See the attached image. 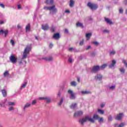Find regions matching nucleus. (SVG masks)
<instances>
[{
  "instance_id": "47",
  "label": "nucleus",
  "mask_w": 127,
  "mask_h": 127,
  "mask_svg": "<svg viewBox=\"0 0 127 127\" xmlns=\"http://www.w3.org/2000/svg\"><path fill=\"white\" fill-rule=\"evenodd\" d=\"M37 103V101L36 100H33L32 102V105H35Z\"/></svg>"
},
{
  "instance_id": "5",
  "label": "nucleus",
  "mask_w": 127,
  "mask_h": 127,
  "mask_svg": "<svg viewBox=\"0 0 127 127\" xmlns=\"http://www.w3.org/2000/svg\"><path fill=\"white\" fill-rule=\"evenodd\" d=\"M9 60L11 63L14 64V63H16L17 62V58L15 57V55H12L9 57Z\"/></svg>"
},
{
  "instance_id": "44",
  "label": "nucleus",
  "mask_w": 127,
  "mask_h": 127,
  "mask_svg": "<svg viewBox=\"0 0 127 127\" xmlns=\"http://www.w3.org/2000/svg\"><path fill=\"white\" fill-rule=\"evenodd\" d=\"M98 122L99 123H102V122H104V119H103V118H99L98 120Z\"/></svg>"
},
{
  "instance_id": "62",
  "label": "nucleus",
  "mask_w": 127,
  "mask_h": 127,
  "mask_svg": "<svg viewBox=\"0 0 127 127\" xmlns=\"http://www.w3.org/2000/svg\"><path fill=\"white\" fill-rule=\"evenodd\" d=\"M77 82H78V83H80V78H77Z\"/></svg>"
},
{
  "instance_id": "43",
  "label": "nucleus",
  "mask_w": 127,
  "mask_h": 127,
  "mask_svg": "<svg viewBox=\"0 0 127 127\" xmlns=\"http://www.w3.org/2000/svg\"><path fill=\"white\" fill-rule=\"evenodd\" d=\"M44 9H47V10H50V6H45L44 7Z\"/></svg>"
},
{
  "instance_id": "14",
  "label": "nucleus",
  "mask_w": 127,
  "mask_h": 127,
  "mask_svg": "<svg viewBox=\"0 0 127 127\" xmlns=\"http://www.w3.org/2000/svg\"><path fill=\"white\" fill-rule=\"evenodd\" d=\"M105 21H106V23H108L110 25H111V24H114V23H113V21H112V20H110V19L108 18L105 17Z\"/></svg>"
},
{
  "instance_id": "55",
  "label": "nucleus",
  "mask_w": 127,
  "mask_h": 127,
  "mask_svg": "<svg viewBox=\"0 0 127 127\" xmlns=\"http://www.w3.org/2000/svg\"><path fill=\"white\" fill-rule=\"evenodd\" d=\"M50 48H52V47H53V44L52 43H50V46H49Z\"/></svg>"
},
{
  "instance_id": "6",
  "label": "nucleus",
  "mask_w": 127,
  "mask_h": 127,
  "mask_svg": "<svg viewBox=\"0 0 127 127\" xmlns=\"http://www.w3.org/2000/svg\"><path fill=\"white\" fill-rule=\"evenodd\" d=\"M100 70V66L99 65H95L92 67L91 72L93 73H98Z\"/></svg>"
},
{
  "instance_id": "40",
  "label": "nucleus",
  "mask_w": 127,
  "mask_h": 127,
  "mask_svg": "<svg viewBox=\"0 0 127 127\" xmlns=\"http://www.w3.org/2000/svg\"><path fill=\"white\" fill-rule=\"evenodd\" d=\"M125 125L126 124L125 123H122L118 126V127H123L124 126H125Z\"/></svg>"
},
{
  "instance_id": "25",
  "label": "nucleus",
  "mask_w": 127,
  "mask_h": 127,
  "mask_svg": "<svg viewBox=\"0 0 127 127\" xmlns=\"http://www.w3.org/2000/svg\"><path fill=\"white\" fill-rule=\"evenodd\" d=\"M26 85H27V82H25L24 84H23L20 88V90H22V89H24V88H25L26 87Z\"/></svg>"
},
{
  "instance_id": "50",
  "label": "nucleus",
  "mask_w": 127,
  "mask_h": 127,
  "mask_svg": "<svg viewBox=\"0 0 127 127\" xmlns=\"http://www.w3.org/2000/svg\"><path fill=\"white\" fill-rule=\"evenodd\" d=\"M68 62L69 63H72V62H73V60L72 59V58H69L68 59Z\"/></svg>"
},
{
  "instance_id": "63",
  "label": "nucleus",
  "mask_w": 127,
  "mask_h": 127,
  "mask_svg": "<svg viewBox=\"0 0 127 127\" xmlns=\"http://www.w3.org/2000/svg\"><path fill=\"white\" fill-rule=\"evenodd\" d=\"M19 64H22V62L21 61H20V62H19Z\"/></svg>"
},
{
  "instance_id": "42",
  "label": "nucleus",
  "mask_w": 127,
  "mask_h": 127,
  "mask_svg": "<svg viewBox=\"0 0 127 127\" xmlns=\"http://www.w3.org/2000/svg\"><path fill=\"white\" fill-rule=\"evenodd\" d=\"M8 111H9V112H10L11 111H14V108L13 107H10L8 108Z\"/></svg>"
},
{
  "instance_id": "27",
  "label": "nucleus",
  "mask_w": 127,
  "mask_h": 127,
  "mask_svg": "<svg viewBox=\"0 0 127 127\" xmlns=\"http://www.w3.org/2000/svg\"><path fill=\"white\" fill-rule=\"evenodd\" d=\"M45 100H46V103H51V99H50V98H49L47 96L45 97Z\"/></svg>"
},
{
  "instance_id": "30",
  "label": "nucleus",
  "mask_w": 127,
  "mask_h": 127,
  "mask_svg": "<svg viewBox=\"0 0 127 127\" xmlns=\"http://www.w3.org/2000/svg\"><path fill=\"white\" fill-rule=\"evenodd\" d=\"M109 54L110 56H113V55H115V54H116V51L115 50L111 51Z\"/></svg>"
},
{
  "instance_id": "61",
  "label": "nucleus",
  "mask_w": 127,
  "mask_h": 127,
  "mask_svg": "<svg viewBox=\"0 0 127 127\" xmlns=\"http://www.w3.org/2000/svg\"><path fill=\"white\" fill-rule=\"evenodd\" d=\"M0 24H3V21H0Z\"/></svg>"
},
{
  "instance_id": "7",
  "label": "nucleus",
  "mask_w": 127,
  "mask_h": 127,
  "mask_svg": "<svg viewBox=\"0 0 127 127\" xmlns=\"http://www.w3.org/2000/svg\"><path fill=\"white\" fill-rule=\"evenodd\" d=\"M67 93L70 95V99L71 100H75L76 99V96H75V93L73 92L72 90H68Z\"/></svg>"
},
{
  "instance_id": "32",
  "label": "nucleus",
  "mask_w": 127,
  "mask_h": 127,
  "mask_svg": "<svg viewBox=\"0 0 127 127\" xmlns=\"http://www.w3.org/2000/svg\"><path fill=\"white\" fill-rule=\"evenodd\" d=\"M2 94L3 95V97H5L6 96V91L4 89L1 90Z\"/></svg>"
},
{
  "instance_id": "48",
  "label": "nucleus",
  "mask_w": 127,
  "mask_h": 127,
  "mask_svg": "<svg viewBox=\"0 0 127 127\" xmlns=\"http://www.w3.org/2000/svg\"><path fill=\"white\" fill-rule=\"evenodd\" d=\"M64 33H67V34H69V30H68V29H65Z\"/></svg>"
},
{
  "instance_id": "37",
  "label": "nucleus",
  "mask_w": 127,
  "mask_h": 127,
  "mask_svg": "<svg viewBox=\"0 0 127 127\" xmlns=\"http://www.w3.org/2000/svg\"><path fill=\"white\" fill-rule=\"evenodd\" d=\"M96 55H97V54L95 52H92L90 54L91 57H95V56H96Z\"/></svg>"
},
{
  "instance_id": "33",
  "label": "nucleus",
  "mask_w": 127,
  "mask_h": 127,
  "mask_svg": "<svg viewBox=\"0 0 127 127\" xmlns=\"http://www.w3.org/2000/svg\"><path fill=\"white\" fill-rule=\"evenodd\" d=\"M119 71H120L121 74H125V70L123 67L119 68Z\"/></svg>"
},
{
  "instance_id": "41",
  "label": "nucleus",
  "mask_w": 127,
  "mask_h": 127,
  "mask_svg": "<svg viewBox=\"0 0 127 127\" xmlns=\"http://www.w3.org/2000/svg\"><path fill=\"white\" fill-rule=\"evenodd\" d=\"M62 104H63V98H61V101L60 102V103H59V106H61V105H62Z\"/></svg>"
},
{
  "instance_id": "15",
  "label": "nucleus",
  "mask_w": 127,
  "mask_h": 127,
  "mask_svg": "<svg viewBox=\"0 0 127 127\" xmlns=\"http://www.w3.org/2000/svg\"><path fill=\"white\" fill-rule=\"evenodd\" d=\"M53 37L54 39H59L60 38V34L57 33L53 35Z\"/></svg>"
},
{
  "instance_id": "54",
  "label": "nucleus",
  "mask_w": 127,
  "mask_h": 127,
  "mask_svg": "<svg viewBox=\"0 0 127 127\" xmlns=\"http://www.w3.org/2000/svg\"><path fill=\"white\" fill-rule=\"evenodd\" d=\"M38 100H45V97H39L38 98Z\"/></svg>"
},
{
  "instance_id": "23",
  "label": "nucleus",
  "mask_w": 127,
  "mask_h": 127,
  "mask_svg": "<svg viewBox=\"0 0 127 127\" xmlns=\"http://www.w3.org/2000/svg\"><path fill=\"white\" fill-rule=\"evenodd\" d=\"M91 36H92V33H89L86 34V37L87 40L90 39Z\"/></svg>"
},
{
  "instance_id": "8",
  "label": "nucleus",
  "mask_w": 127,
  "mask_h": 127,
  "mask_svg": "<svg viewBox=\"0 0 127 127\" xmlns=\"http://www.w3.org/2000/svg\"><path fill=\"white\" fill-rule=\"evenodd\" d=\"M81 116H83V111H76L73 115L74 118H78L79 117H81Z\"/></svg>"
},
{
  "instance_id": "53",
  "label": "nucleus",
  "mask_w": 127,
  "mask_h": 127,
  "mask_svg": "<svg viewBox=\"0 0 127 127\" xmlns=\"http://www.w3.org/2000/svg\"><path fill=\"white\" fill-rule=\"evenodd\" d=\"M92 48V47H91V46H88L86 49V50H89V49H91Z\"/></svg>"
},
{
  "instance_id": "58",
  "label": "nucleus",
  "mask_w": 127,
  "mask_h": 127,
  "mask_svg": "<svg viewBox=\"0 0 127 127\" xmlns=\"http://www.w3.org/2000/svg\"><path fill=\"white\" fill-rule=\"evenodd\" d=\"M123 63L126 65V64H127V62L126 61V60H123Z\"/></svg>"
},
{
  "instance_id": "12",
  "label": "nucleus",
  "mask_w": 127,
  "mask_h": 127,
  "mask_svg": "<svg viewBox=\"0 0 127 127\" xmlns=\"http://www.w3.org/2000/svg\"><path fill=\"white\" fill-rule=\"evenodd\" d=\"M43 60H46V61H49V62H51V61H53V57H49L48 58H44Z\"/></svg>"
},
{
  "instance_id": "39",
  "label": "nucleus",
  "mask_w": 127,
  "mask_h": 127,
  "mask_svg": "<svg viewBox=\"0 0 127 127\" xmlns=\"http://www.w3.org/2000/svg\"><path fill=\"white\" fill-rule=\"evenodd\" d=\"M109 89L110 90H115V89H116V85L109 87Z\"/></svg>"
},
{
  "instance_id": "46",
  "label": "nucleus",
  "mask_w": 127,
  "mask_h": 127,
  "mask_svg": "<svg viewBox=\"0 0 127 127\" xmlns=\"http://www.w3.org/2000/svg\"><path fill=\"white\" fill-rule=\"evenodd\" d=\"M72 50H73V51H75V50H76V49L75 48H70L68 49V51H72Z\"/></svg>"
},
{
  "instance_id": "57",
  "label": "nucleus",
  "mask_w": 127,
  "mask_h": 127,
  "mask_svg": "<svg viewBox=\"0 0 127 127\" xmlns=\"http://www.w3.org/2000/svg\"><path fill=\"white\" fill-rule=\"evenodd\" d=\"M65 12L66 13H70V10H66L65 11Z\"/></svg>"
},
{
  "instance_id": "10",
  "label": "nucleus",
  "mask_w": 127,
  "mask_h": 127,
  "mask_svg": "<svg viewBox=\"0 0 127 127\" xmlns=\"http://www.w3.org/2000/svg\"><path fill=\"white\" fill-rule=\"evenodd\" d=\"M116 64H117V61H116V60H112L111 64H110L109 65V68H113V67H115V65H116Z\"/></svg>"
},
{
  "instance_id": "52",
  "label": "nucleus",
  "mask_w": 127,
  "mask_h": 127,
  "mask_svg": "<svg viewBox=\"0 0 127 127\" xmlns=\"http://www.w3.org/2000/svg\"><path fill=\"white\" fill-rule=\"evenodd\" d=\"M10 43L12 46L14 45V41L13 40H10Z\"/></svg>"
},
{
  "instance_id": "20",
  "label": "nucleus",
  "mask_w": 127,
  "mask_h": 127,
  "mask_svg": "<svg viewBox=\"0 0 127 127\" xmlns=\"http://www.w3.org/2000/svg\"><path fill=\"white\" fill-rule=\"evenodd\" d=\"M76 27H81V28H83L84 27V25H83V23L77 22L76 24Z\"/></svg>"
},
{
  "instance_id": "29",
  "label": "nucleus",
  "mask_w": 127,
  "mask_h": 127,
  "mask_svg": "<svg viewBox=\"0 0 127 127\" xmlns=\"http://www.w3.org/2000/svg\"><path fill=\"white\" fill-rule=\"evenodd\" d=\"M29 30H30V24H28L26 26V32H27Z\"/></svg>"
},
{
  "instance_id": "9",
  "label": "nucleus",
  "mask_w": 127,
  "mask_h": 127,
  "mask_svg": "<svg viewBox=\"0 0 127 127\" xmlns=\"http://www.w3.org/2000/svg\"><path fill=\"white\" fill-rule=\"evenodd\" d=\"M123 117H124V113H119L115 118V120H117V121H121L122 119H123Z\"/></svg>"
},
{
  "instance_id": "3",
  "label": "nucleus",
  "mask_w": 127,
  "mask_h": 127,
  "mask_svg": "<svg viewBox=\"0 0 127 127\" xmlns=\"http://www.w3.org/2000/svg\"><path fill=\"white\" fill-rule=\"evenodd\" d=\"M50 14L53 15V14H56L57 13V11L58 10L57 8H56V6L55 5H53L51 6H50Z\"/></svg>"
},
{
  "instance_id": "49",
  "label": "nucleus",
  "mask_w": 127,
  "mask_h": 127,
  "mask_svg": "<svg viewBox=\"0 0 127 127\" xmlns=\"http://www.w3.org/2000/svg\"><path fill=\"white\" fill-rule=\"evenodd\" d=\"M84 44V39H82V41L80 42L79 45H83Z\"/></svg>"
},
{
  "instance_id": "4",
  "label": "nucleus",
  "mask_w": 127,
  "mask_h": 127,
  "mask_svg": "<svg viewBox=\"0 0 127 127\" xmlns=\"http://www.w3.org/2000/svg\"><path fill=\"white\" fill-rule=\"evenodd\" d=\"M87 6L88 7H90L92 10H96L98 7V4L91 3V2H89L87 3Z\"/></svg>"
},
{
  "instance_id": "22",
  "label": "nucleus",
  "mask_w": 127,
  "mask_h": 127,
  "mask_svg": "<svg viewBox=\"0 0 127 127\" xmlns=\"http://www.w3.org/2000/svg\"><path fill=\"white\" fill-rule=\"evenodd\" d=\"M77 107V103H72L71 104V105L70 106V108L74 110V109H75V108H76Z\"/></svg>"
},
{
  "instance_id": "60",
  "label": "nucleus",
  "mask_w": 127,
  "mask_h": 127,
  "mask_svg": "<svg viewBox=\"0 0 127 127\" xmlns=\"http://www.w3.org/2000/svg\"><path fill=\"white\" fill-rule=\"evenodd\" d=\"M58 97H60L61 96V93L60 92H59V93L58 94Z\"/></svg>"
},
{
  "instance_id": "45",
  "label": "nucleus",
  "mask_w": 127,
  "mask_h": 127,
  "mask_svg": "<svg viewBox=\"0 0 127 127\" xmlns=\"http://www.w3.org/2000/svg\"><path fill=\"white\" fill-rule=\"evenodd\" d=\"M119 12L120 13H123L124 9H123L122 8H119Z\"/></svg>"
},
{
  "instance_id": "11",
  "label": "nucleus",
  "mask_w": 127,
  "mask_h": 127,
  "mask_svg": "<svg viewBox=\"0 0 127 127\" xmlns=\"http://www.w3.org/2000/svg\"><path fill=\"white\" fill-rule=\"evenodd\" d=\"M102 78H103V76L100 74H98L95 76V80H98L99 81H101Z\"/></svg>"
},
{
  "instance_id": "24",
  "label": "nucleus",
  "mask_w": 127,
  "mask_h": 127,
  "mask_svg": "<svg viewBox=\"0 0 127 127\" xmlns=\"http://www.w3.org/2000/svg\"><path fill=\"white\" fill-rule=\"evenodd\" d=\"M107 66H108V65L107 64H102L100 67V70H104V69H105V68H106L107 67Z\"/></svg>"
},
{
  "instance_id": "17",
  "label": "nucleus",
  "mask_w": 127,
  "mask_h": 127,
  "mask_svg": "<svg viewBox=\"0 0 127 127\" xmlns=\"http://www.w3.org/2000/svg\"><path fill=\"white\" fill-rule=\"evenodd\" d=\"M2 33H4V37H6V35H7V33H8V31L7 30L3 31V30H0V34Z\"/></svg>"
},
{
  "instance_id": "64",
  "label": "nucleus",
  "mask_w": 127,
  "mask_h": 127,
  "mask_svg": "<svg viewBox=\"0 0 127 127\" xmlns=\"http://www.w3.org/2000/svg\"><path fill=\"white\" fill-rule=\"evenodd\" d=\"M125 13H126V14H127V9H126Z\"/></svg>"
},
{
  "instance_id": "21",
  "label": "nucleus",
  "mask_w": 127,
  "mask_h": 127,
  "mask_svg": "<svg viewBox=\"0 0 127 127\" xmlns=\"http://www.w3.org/2000/svg\"><path fill=\"white\" fill-rule=\"evenodd\" d=\"M45 2L47 4H53V0H46Z\"/></svg>"
},
{
  "instance_id": "59",
  "label": "nucleus",
  "mask_w": 127,
  "mask_h": 127,
  "mask_svg": "<svg viewBox=\"0 0 127 127\" xmlns=\"http://www.w3.org/2000/svg\"><path fill=\"white\" fill-rule=\"evenodd\" d=\"M104 107H105V104H102L101 105V108H104Z\"/></svg>"
},
{
  "instance_id": "2",
  "label": "nucleus",
  "mask_w": 127,
  "mask_h": 127,
  "mask_svg": "<svg viewBox=\"0 0 127 127\" xmlns=\"http://www.w3.org/2000/svg\"><path fill=\"white\" fill-rule=\"evenodd\" d=\"M30 50H31V47L27 46L23 52V56L21 59V60H24L28 57V54H29Z\"/></svg>"
},
{
  "instance_id": "38",
  "label": "nucleus",
  "mask_w": 127,
  "mask_h": 127,
  "mask_svg": "<svg viewBox=\"0 0 127 127\" xmlns=\"http://www.w3.org/2000/svg\"><path fill=\"white\" fill-rule=\"evenodd\" d=\"M103 33H110V30H107V29L104 30L103 31Z\"/></svg>"
},
{
  "instance_id": "18",
  "label": "nucleus",
  "mask_w": 127,
  "mask_h": 127,
  "mask_svg": "<svg viewBox=\"0 0 127 127\" xmlns=\"http://www.w3.org/2000/svg\"><path fill=\"white\" fill-rule=\"evenodd\" d=\"M81 93L82 95H89V94H91V91H81Z\"/></svg>"
},
{
  "instance_id": "19",
  "label": "nucleus",
  "mask_w": 127,
  "mask_h": 127,
  "mask_svg": "<svg viewBox=\"0 0 127 127\" xmlns=\"http://www.w3.org/2000/svg\"><path fill=\"white\" fill-rule=\"evenodd\" d=\"M31 106V104H30V103H26L23 107L24 111H25V110H26L27 108H29Z\"/></svg>"
},
{
  "instance_id": "28",
  "label": "nucleus",
  "mask_w": 127,
  "mask_h": 127,
  "mask_svg": "<svg viewBox=\"0 0 127 127\" xmlns=\"http://www.w3.org/2000/svg\"><path fill=\"white\" fill-rule=\"evenodd\" d=\"M4 77H7V76H9V72H8V70H6L3 73Z\"/></svg>"
},
{
  "instance_id": "51",
  "label": "nucleus",
  "mask_w": 127,
  "mask_h": 127,
  "mask_svg": "<svg viewBox=\"0 0 127 127\" xmlns=\"http://www.w3.org/2000/svg\"><path fill=\"white\" fill-rule=\"evenodd\" d=\"M0 6L1 7H2V8H4V7H5L4 4H3V3H0Z\"/></svg>"
},
{
  "instance_id": "13",
  "label": "nucleus",
  "mask_w": 127,
  "mask_h": 127,
  "mask_svg": "<svg viewBox=\"0 0 127 127\" xmlns=\"http://www.w3.org/2000/svg\"><path fill=\"white\" fill-rule=\"evenodd\" d=\"M42 29L45 31L48 30V29H49V26H48V24H46L45 25H42Z\"/></svg>"
},
{
  "instance_id": "1",
  "label": "nucleus",
  "mask_w": 127,
  "mask_h": 127,
  "mask_svg": "<svg viewBox=\"0 0 127 127\" xmlns=\"http://www.w3.org/2000/svg\"><path fill=\"white\" fill-rule=\"evenodd\" d=\"M100 119V116L97 114H94L93 116V118H91L90 117L89 115H86L84 117H83L82 119H80L78 122L79 124L81 126H84V124L85 123H86V122H90V123H92L93 124L95 123V120H98Z\"/></svg>"
},
{
  "instance_id": "56",
  "label": "nucleus",
  "mask_w": 127,
  "mask_h": 127,
  "mask_svg": "<svg viewBox=\"0 0 127 127\" xmlns=\"http://www.w3.org/2000/svg\"><path fill=\"white\" fill-rule=\"evenodd\" d=\"M17 8H18V9H21V6H20V5H17Z\"/></svg>"
},
{
  "instance_id": "26",
  "label": "nucleus",
  "mask_w": 127,
  "mask_h": 127,
  "mask_svg": "<svg viewBox=\"0 0 127 127\" xmlns=\"http://www.w3.org/2000/svg\"><path fill=\"white\" fill-rule=\"evenodd\" d=\"M71 86H72V87H76L77 86V82L75 81H73L70 82Z\"/></svg>"
},
{
  "instance_id": "36",
  "label": "nucleus",
  "mask_w": 127,
  "mask_h": 127,
  "mask_svg": "<svg viewBox=\"0 0 127 127\" xmlns=\"http://www.w3.org/2000/svg\"><path fill=\"white\" fill-rule=\"evenodd\" d=\"M92 43L93 44V45H95V46H98V45L100 44L97 41L92 42Z\"/></svg>"
},
{
  "instance_id": "34",
  "label": "nucleus",
  "mask_w": 127,
  "mask_h": 127,
  "mask_svg": "<svg viewBox=\"0 0 127 127\" xmlns=\"http://www.w3.org/2000/svg\"><path fill=\"white\" fill-rule=\"evenodd\" d=\"M98 112L99 113V114H100L101 115H104V114H105V111L102 110L101 109H98Z\"/></svg>"
},
{
  "instance_id": "35",
  "label": "nucleus",
  "mask_w": 127,
  "mask_h": 127,
  "mask_svg": "<svg viewBox=\"0 0 127 127\" xmlns=\"http://www.w3.org/2000/svg\"><path fill=\"white\" fill-rule=\"evenodd\" d=\"M108 122H112L113 121V116L112 115H109L108 117Z\"/></svg>"
},
{
  "instance_id": "31",
  "label": "nucleus",
  "mask_w": 127,
  "mask_h": 127,
  "mask_svg": "<svg viewBox=\"0 0 127 127\" xmlns=\"http://www.w3.org/2000/svg\"><path fill=\"white\" fill-rule=\"evenodd\" d=\"M7 106H15V102H8V104Z\"/></svg>"
},
{
  "instance_id": "16",
  "label": "nucleus",
  "mask_w": 127,
  "mask_h": 127,
  "mask_svg": "<svg viewBox=\"0 0 127 127\" xmlns=\"http://www.w3.org/2000/svg\"><path fill=\"white\" fill-rule=\"evenodd\" d=\"M75 4V1L74 0H70L69 5L70 7H73Z\"/></svg>"
}]
</instances>
